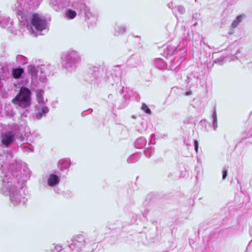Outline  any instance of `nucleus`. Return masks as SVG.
I'll use <instances>...</instances> for the list:
<instances>
[{"mask_svg":"<svg viewBox=\"0 0 252 252\" xmlns=\"http://www.w3.org/2000/svg\"><path fill=\"white\" fill-rule=\"evenodd\" d=\"M31 93L29 89L21 87L19 93L12 100V103L23 108L28 107L31 104Z\"/></svg>","mask_w":252,"mask_h":252,"instance_id":"nucleus-1","label":"nucleus"},{"mask_svg":"<svg viewBox=\"0 0 252 252\" xmlns=\"http://www.w3.org/2000/svg\"><path fill=\"white\" fill-rule=\"evenodd\" d=\"M31 24L35 29L39 31L45 30L47 23L46 20L41 18L37 14H33L31 19Z\"/></svg>","mask_w":252,"mask_h":252,"instance_id":"nucleus-2","label":"nucleus"},{"mask_svg":"<svg viewBox=\"0 0 252 252\" xmlns=\"http://www.w3.org/2000/svg\"><path fill=\"white\" fill-rule=\"evenodd\" d=\"M15 135L12 131L3 133L1 136V143L5 147H8L13 141Z\"/></svg>","mask_w":252,"mask_h":252,"instance_id":"nucleus-3","label":"nucleus"},{"mask_svg":"<svg viewBox=\"0 0 252 252\" xmlns=\"http://www.w3.org/2000/svg\"><path fill=\"white\" fill-rule=\"evenodd\" d=\"M59 182V177L54 174L50 175L48 180V184L50 186H54L56 185Z\"/></svg>","mask_w":252,"mask_h":252,"instance_id":"nucleus-4","label":"nucleus"},{"mask_svg":"<svg viewBox=\"0 0 252 252\" xmlns=\"http://www.w3.org/2000/svg\"><path fill=\"white\" fill-rule=\"evenodd\" d=\"M24 73V69L22 68H13L12 70V75L14 78L19 79Z\"/></svg>","mask_w":252,"mask_h":252,"instance_id":"nucleus-5","label":"nucleus"},{"mask_svg":"<svg viewBox=\"0 0 252 252\" xmlns=\"http://www.w3.org/2000/svg\"><path fill=\"white\" fill-rule=\"evenodd\" d=\"M49 111L48 108L46 106H43L37 110V112L36 113L37 117L38 119L41 118L43 116L45 115V114L48 113Z\"/></svg>","mask_w":252,"mask_h":252,"instance_id":"nucleus-6","label":"nucleus"},{"mask_svg":"<svg viewBox=\"0 0 252 252\" xmlns=\"http://www.w3.org/2000/svg\"><path fill=\"white\" fill-rule=\"evenodd\" d=\"M43 94L44 91L43 90H39L36 93V97L38 103L44 104L47 101V100L46 101L44 100Z\"/></svg>","mask_w":252,"mask_h":252,"instance_id":"nucleus-7","label":"nucleus"},{"mask_svg":"<svg viewBox=\"0 0 252 252\" xmlns=\"http://www.w3.org/2000/svg\"><path fill=\"white\" fill-rule=\"evenodd\" d=\"M28 72L32 76L37 74V70L36 67L33 65H29L27 68Z\"/></svg>","mask_w":252,"mask_h":252,"instance_id":"nucleus-8","label":"nucleus"},{"mask_svg":"<svg viewBox=\"0 0 252 252\" xmlns=\"http://www.w3.org/2000/svg\"><path fill=\"white\" fill-rule=\"evenodd\" d=\"M242 16L241 15H239L236 17V18L233 21L232 23V27L233 28L236 27L242 21Z\"/></svg>","mask_w":252,"mask_h":252,"instance_id":"nucleus-9","label":"nucleus"},{"mask_svg":"<svg viewBox=\"0 0 252 252\" xmlns=\"http://www.w3.org/2000/svg\"><path fill=\"white\" fill-rule=\"evenodd\" d=\"M66 16L69 19H72L76 17V13L75 11H74L72 10L69 9L68 10L67 12L66 13Z\"/></svg>","mask_w":252,"mask_h":252,"instance_id":"nucleus-10","label":"nucleus"},{"mask_svg":"<svg viewBox=\"0 0 252 252\" xmlns=\"http://www.w3.org/2000/svg\"><path fill=\"white\" fill-rule=\"evenodd\" d=\"M141 109L147 114H151V111L148 106L145 103L142 104Z\"/></svg>","mask_w":252,"mask_h":252,"instance_id":"nucleus-11","label":"nucleus"},{"mask_svg":"<svg viewBox=\"0 0 252 252\" xmlns=\"http://www.w3.org/2000/svg\"><path fill=\"white\" fill-rule=\"evenodd\" d=\"M228 166L227 167L226 169L222 171V179H225L227 176V170Z\"/></svg>","mask_w":252,"mask_h":252,"instance_id":"nucleus-12","label":"nucleus"},{"mask_svg":"<svg viewBox=\"0 0 252 252\" xmlns=\"http://www.w3.org/2000/svg\"><path fill=\"white\" fill-rule=\"evenodd\" d=\"M194 144L195 150L196 152H197L198 149V141H197V140H194Z\"/></svg>","mask_w":252,"mask_h":252,"instance_id":"nucleus-13","label":"nucleus"}]
</instances>
